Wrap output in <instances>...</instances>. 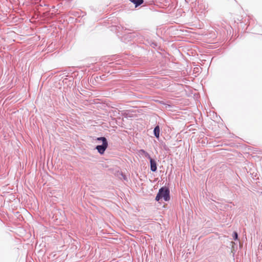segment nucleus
I'll list each match as a JSON object with an SVG mask.
<instances>
[{
    "label": "nucleus",
    "mask_w": 262,
    "mask_h": 262,
    "mask_svg": "<svg viewBox=\"0 0 262 262\" xmlns=\"http://www.w3.org/2000/svg\"><path fill=\"white\" fill-rule=\"evenodd\" d=\"M162 198L165 201H168L170 199L169 191L166 188L162 187L160 189L159 192L156 197V200L159 201Z\"/></svg>",
    "instance_id": "f257e3e1"
},
{
    "label": "nucleus",
    "mask_w": 262,
    "mask_h": 262,
    "mask_svg": "<svg viewBox=\"0 0 262 262\" xmlns=\"http://www.w3.org/2000/svg\"><path fill=\"white\" fill-rule=\"evenodd\" d=\"M97 140L98 141H101L102 142V145H97L96 147L98 152L102 155L104 154L108 146L107 140L105 137H99L98 138Z\"/></svg>",
    "instance_id": "f03ea898"
},
{
    "label": "nucleus",
    "mask_w": 262,
    "mask_h": 262,
    "mask_svg": "<svg viewBox=\"0 0 262 262\" xmlns=\"http://www.w3.org/2000/svg\"><path fill=\"white\" fill-rule=\"evenodd\" d=\"M150 163V169L152 171H156L157 170V164L155 161L152 160L151 158L149 159Z\"/></svg>",
    "instance_id": "7ed1b4c3"
},
{
    "label": "nucleus",
    "mask_w": 262,
    "mask_h": 262,
    "mask_svg": "<svg viewBox=\"0 0 262 262\" xmlns=\"http://www.w3.org/2000/svg\"><path fill=\"white\" fill-rule=\"evenodd\" d=\"M138 155L140 156H145V157H147L148 159H150L151 158L149 155L143 149L140 150L138 151Z\"/></svg>",
    "instance_id": "20e7f679"
},
{
    "label": "nucleus",
    "mask_w": 262,
    "mask_h": 262,
    "mask_svg": "<svg viewBox=\"0 0 262 262\" xmlns=\"http://www.w3.org/2000/svg\"><path fill=\"white\" fill-rule=\"evenodd\" d=\"M154 135L155 136L158 138L159 137L160 135V128L159 126H157L154 129Z\"/></svg>",
    "instance_id": "39448f33"
},
{
    "label": "nucleus",
    "mask_w": 262,
    "mask_h": 262,
    "mask_svg": "<svg viewBox=\"0 0 262 262\" xmlns=\"http://www.w3.org/2000/svg\"><path fill=\"white\" fill-rule=\"evenodd\" d=\"M132 3L136 5V6H138L141 5L143 3V0H130Z\"/></svg>",
    "instance_id": "423d86ee"
},
{
    "label": "nucleus",
    "mask_w": 262,
    "mask_h": 262,
    "mask_svg": "<svg viewBox=\"0 0 262 262\" xmlns=\"http://www.w3.org/2000/svg\"><path fill=\"white\" fill-rule=\"evenodd\" d=\"M237 238H238V235H237V232H234L233 233V238H234V239L236 240V239H237Z\"/></svg>",
    "instance_id": "0eeeda50"
}]
</instances>
